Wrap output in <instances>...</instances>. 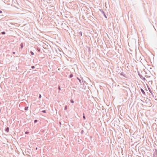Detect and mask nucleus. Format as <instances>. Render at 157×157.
Returning <instances> with one entry per match:
<instances>
[{"label":"nucleus","instance_id":"obj_1","mask_svg":"<svg viewBox=\"0 0 157 157\" xmlns=\"http://www.w3.org/2000/svg\"><path fill=\"white\" fill-rule=\"evenodd\" d=\"M154 153L153 154V157H157V150L156 149L154 150Z\"/></svg>","mask_w":157,"mask_h":157},{"label":"nucleus","instance_id":"obj_2","mask_svg":"<svg viewBox=\"0 0 157 157\" xmlns=\"http://www.w3.org/2000/svg\"><path fill=\"white\" fill-rule=\"evenodd\" d=\"M101 12V13L103 14L105 17L106 18H107V17L106 14H105V12L103 10L101 9L99 10Z\"/></svg>","mask_w":157,"mask_h":157},{"label":"nucleus","instance_id":"obj_3","mask_svg":"<svg viewBox=\"0 0 157 157\" xmlns=\"http://www.w3.org/2000/svg\"><path fill=\"white\" fill-rule=\"evenodd\" d=\"M120 75H122L126 78V76H125V74L124 73V72H121V73H120Z\"/></svg>","mask_w":157,"mask_h":157},{"label":"nucleus","instance_id":"obj_4","mask_svg":"<svg viewBox=\"0 0 157 157\" xmlns=\"http://www.w3.org/2000/svg\"><path fill=\"white\" fill-rule=\"evenodd\" d=\"M9 127H6L5 129V131L7 132H9Z\"/></svg>","mask_w":157,"mask_h":157},{"label":"nucleus","instance_id":"obj_5","mask_svg":"<svg viewBox=\"0 0 157 157\" xmlns=\"http://www.w3.org/2000/svg\"><path fill=\"white\" fill-rule=\"evenodd\" d=\"M140 90L144 94H145V92L144 90L142 88L140 89Z\"/></svg>","mask_w":157,"mask_h":157},{"label":"nucleus","instance_id":"obj_6","mask_svg":"<svg viewBox=\"0 0 157 157\" xmlns=\"http://www.w3.org/2000/svg\"><path fill=\"white\" fill-rule=\"evenodd\" d=\"M73 75L72 74H71L69 75V78H71L73 77Z\"/></svg>","mask_w":157,"mask_h":157},{"label":"nucleus","instance_id":"obj_7","mask_svg":"<svg viewBox=\"0 0 157 157\" xmlns=\"http://www.w3.org/2000/svg\"><path fill=\"white\" fill-rule=\"evenodd\" d=\"M28 108H29V107L28 106H26V107H25V110H28Z\"/></svg>","mask_w":157,"mask_h":157},{"label":"nucleus","instance_id":"obj_8","mask_svg":"<svg viewBox=\"0 0 157 157\" xmlns=\"http://www.w3.org/2000/svg\"><path fill=\"white\" fill-rule=\"evenodd\" d=\"M23 47V45L22 43L21 44V48L22 49Z\"/></svg>","mask_w":157,"mask_h":157},{"label":"nucleus","instance_id":"obj_9","mask_svg":"<svg viewBox=\"0 0 157 157\" xmlns=\"http://www.w3.org/2000/svg\"><path fill=\"white\" fill-rule=\"evenodd\" d=\"M77 79L78 80L79 82L80 83H81V80L78 77H77Z\"/></svg>","mask_w":157,"mask_h":157},{"label":"nucleus","instance_id":"obj_10","mask_svg":"<svg viewBox=\"0 0 157 157\" xmlns=\"http://www.w3.org/2000/svg\"><path fill=\"white\" fill-rule=\"evenodd\" d=\"M30 52L31 55H34V52L32 51H31Z\"/></svg>","mask_w":157,"mask_h":157},{"label":"nucleus","instance_id":"obj_11","mask_svg":"<svg viewBox=\"0 0 157 157\" xmlns=\"http://www.w3.org/2000/svg\"><path fill=\"white\" fill-rule=\"evenodd\" d=\"M67 106L65 105L64 107V109L66 110L67 109Z\"/></svg>","mask_w":157,"mask_h":157},{"label":"nucleus","instance_id":"obj_12","mask_svg":"<svg viewBox=\"0 0 157 157\" xmlns=\"http://www.w3.org/2000/svg\"><path fill=\"white\" fill-rule=\"evenodd\" d=\"M1 33H2V35H4V34H5L6 33H5V32L3 31V32H2Z\"/></svg>","mask_w":157,"mask_h":157},{"label":"nucleus","instance_id":"obj_13","mask_svg":"<svg viewBox=\"0 0 157 157\" xmlns=\"http://www.w3.org/2000/svg\"><path fill=\"white\" fill-rule=\"evenodd\" d=\"M83 118L84 120H85L86 119V117H85L84 116V113H83Z\"/></svg>","mask_w":157,"mask_h":157},{"label":"nucleus","instance_id":"obj_14","mask_svg":"<svg viewBox=\"0 0 157 157\" xmlns=\"http://www.w3.org/2000/svg\"><path fill=\"white\" fill-rule=\"evenodd\" d=\"M71 103H74V101H73V100L71 99Z\"/></svg>","mask_w":157,"mask_h":157},{"label":"nucleus","instance_id":"obj_15","mask_svg":"<svg viewBox=\"0 0 157 157\" xmlns=\"http://www.w3.org/2000/svg\"><path fill=\"white\" fill-rule=\"evenodd\" d=\"M42 112L44 113H46V110H44L42 111Z\"/></svg>","mask_w":157,"mask_h":157},{"label":"nucleus","instance_id":"obj_16","mask_svg":"<svg viewBox=\"0 0 157 157\" xmlns=\"http://www.w3.org/2000/svg\"><path fill=\"white\" fill-rule=\"evenodd\" d=\"M139 75L140 77V78H142L143 77V76H142V75H140L139 74Z\"/></svg>","mask_w":157,"mask_h":157},{"label":"nucleus","instance_id":"obj_17","mask_svg":"<svg viewBox=\"0 0 157 157\" xmlns=\"http://www.w3.org/2000/svg\"><path fill=\"white\" fill-rule=\"evenodd\" d=\"M35 68V66H31V68L32 69H34Z\"/></svg>","mask_w":157,"mask_h":157},{"label":"nucleus","instance_id":"obj_18","mask_svg":"<svg viewBox=\"0 0 157 157\" xmlns=\"http://www.w3.org/2000/svg\"><path fill=\"white\" fill-rule=\"evenodd\" d=\"M41 97V95L40 94L39 95V98H40Z\"/></svg>","mask_w":157,"mask_h":157},{"label":"nucleus","instance_id":"obj_19","mask_svg":"<svg viewBox=\"0 0 157 157\" xmlns=\"http://www.w3.org/2000/svg\"><path fill=\"white\" fill-rule=\"evenodd\" d=\"M34 122L35 123H36L37 122V120H35Z\"/></svg>","mask_w":157,"mask_h":157},{"label":"nucleus","instance_id":"obj_20","mask_svg":"<svg viewBox=\"0 0 157 157\" xmlns=\"http://www.w3.org/2000/svg\"><path fill=\"white\" fill-rule=\"evenodd\" d=\"M58 90H61V89H60V86H58Z\"/></svg>","mask_w":157,"mask_h":157},{"label":"nucleus","instance_id":"obj_21","mask_svg":"<svg viewBox=\"0 0 157 157\" xmlns=\"http://www.w3.org/2000/svg\"><path fill=\"white\" fill-rule=\"evenodd\" d=\"M37 50L39 52H40V49L39 48H37Z\"/></svg>","mask_w":157,"mask_h":157},{"label":"nucleus","instance_id":"obj_22","mask_svg":"<svg viewBox=\"0 0 157 157\" xmlns=\"http://www.w3.org/2000/svg\"><path fill=\"white\" fill-rule=\"evenodd\" d=\"M142 79H143L144 80H145V78L143 77L142 78Z\"/></svg>","mask_w":157,"mask_h":157},{"label":"nucleus","instance_id":"obj_23","mask_svg":"<svg viewBox=\"0 0 157 157\" xmlns=\"http://www.w3.org/2000/svg\"><path fill=\"white\" fill-rule=\"evenodd\" d=\"M80 34L81 35V36H82V33L81 32H80L79 33V34Z\"/></svg>","mask_w":157,"mask_h":157},{"label":"nucleus","instance_id":"obj_24","mask_svg":"<svg viewBox=\"0 0 157 157\" xmlns=\"http://www.w3.org/2000/svg\"><path fill=\"white\" fill-rule=\"evenodd\" d=\"M28 133H29V132H25V134H28Z\"/></svg>","mask_w":157,"mask_h":157},{"label":"nucleus","instance_id":"obj_25","mask_svg":"<svg viewBox=\"0 0 157 157\" xmlns=\"http://www.w3.org/2000/svg\"><path fill=\"white\" fill-rule=\"evenodd\" d=\"M88 50H89V52H90V48H88Z\"/></svg>","mask_w":157,"mask_h":157},{"label":"nucleus","instance_id":"obj_26","mask_svg":"<svg viewBox=\"0 0 157 157\" xmlns=\"http://www.w3.org/2000/svg\"><path fill=\"white\" fill-rule=\"evenodd\" d=\"M2 13V11L1 10H0V13Z\"/></svg>","mask_w":157,"mask_h":157},{"label":"nucleus","instance_id":"obj_27","mask_svg":"<svg viewBox=\"0 0 157 157\" xmlns=\"http://www.w3.org/2000/svg\"><path fill=\"white\" fill-rule=\"evenodd\" d=\"M13 54H15V52H13Z\"/></svg>","mask_w":157,"mask_h":157},{"label":"nucleus","instance_id":"obj_28","mask_svg":"<svg viewBox=\"0 0 157 157\" xmlns=\"http://www.w3.org/2000/svg\"><path fill=\"white\" fill-rule=\"evenodd\" d=\"M81 132H83V130H82V131H81Z\"/></svg>","mask_w":157,"mask_h":157},{"label":"nucleus","instance_id":"obj_29","mask_svg":"<svg viewBox=\"0 0 157 157\" xmlns=\"http://www.w3.org/2000/svg\"><path fill=\"white\" fill-rule=\"evenodd\" d=\"M81 132H83V130H82V131H81Z\"/></svg>","mask_w":157,"mask_h":157}]
</instances>
